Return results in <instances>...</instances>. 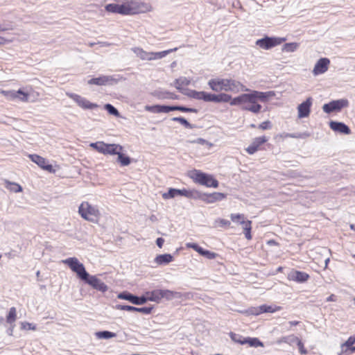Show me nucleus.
Masks as SVG:
<instances>
[{
    "instance_id": "1",
    "label": "nucleus",
    "mask_w": 355,
    "mask_h": 355,
    "mask_svg": "<svg viewBox=\"0 0 355 355\" xmlns=\"http://www.w3.org/2000/svg\"><path fill=\"white\" fill-rule=\"evenodd\" d=\"M153 10L151 4L140 0H125L121 4L109 3L105 10L122 15H135L146 13Z\"/></svg>"
},
{
    "instance_id": "2",
    "label": "nucleus",
    "mask_w": 355,
    "mask_h": 355,
    "mask_svg": "<svg viewBox=\"0 0 355 355\" xmlns=\"http://www.w3.org/2000/svg\"><path fill=\"white\" fill-rule=\"evenodd\" d=\"M191 98L202 100L205 102H214V103H228L230 102L231 105H243L244 94L237 97L232 98V96L226 93H220L219 94H215L208 93L206 92H197L196 90H190L186 94Z\"/></svg>"
},
{
    "instance_id": "3",
    "label": "nucleus",
    "mask_w": 355,
    "mask_h": 355,
    "mask_svg": "<svg viewBox=\"0 0 355 355\" xmlns=\"http://www.w3.org/2000/svg\"><path fill=\"white\" fill-rule=\"evenodd\" d=\"M209 88L216 92H239L243 90L244 86L239 81L228 78H212L208 81Z\"/></svg>"
},
{
    "instance_id": "4",
    "label": "nucleus",
    "mask_w": 355,
    "mask_h": 355,
    "mask_svg": "<svg viewBox=\"0 0 355 355\" xmlns=\"http://www.w3.org/2000/svg\"><path fill=\"white\" fill-rule=\"evenodd\" d=\"M268 95L266 92L252 91L249 94H244L243 105L242 110L253 113H258L261 109L259 101L265 102Z\"/></svg>"
},
{
    "instance_id": "5",
    "label": "nucleus",
    "mask_w": 355,
    "mask_h": 355,
    "mask_svg": "<svg viewBox=\"0 0 355 355\" xmlns=\"http://www.w3.org/2000/svg\"><path fill=\"white\" fill-rule=\"evenodd\" d=\"M78 214L84 220L98 223L101 218V212L96 205H93L88 201H83L78 207Z\"/></svg>"
},
{
    "instance_id": "6",
    "label": "nucleus",
    "mask_w": 355,
    "mask_h": 355,
    "mask_svg": "<svg viewBox=\"0 0 355 355\" xmlns=\"http://www.w3.org/2000/svg\"><path fill=\"white\" fill-rule=\"evenodd\" d=\"M190 178L196 182L207 187L217 188L218 181L211 175L202 173L198 170H193L190 173Z\"/></svg>"
},
{
    "instance_id": "7",
    "label": "nucleus",
    "mask_w": 355,
    "mask_h": 355,
    "mask_svg": "<svg viewBox=\"0 0 355 355\" xmlns=\"http://www.w3.org/2000/svg\"><path fill=\"white\" fill-rule=\"evenodd\" d=\"M145 110L153 113H168L171 111L178 110L182 112H193L196 113L197 110L195 108H189L183 106H168V105H146Z\"/></svg>"
},
{
    "instance_id": "8",
    "label": "nucleus",
    "mask_w": 355,
    "mask_h": 355,
    "mask_svg": "<svg viewBox=\"0 0 355 355\" xmlns=\"http://www.w3.org/2000/svg\"><path fill=\"white\" fill-rule=\"evenodd\" d=\"M62 262L67 265L69 268L76 273L77 277L81 280H85L88 278L89 273L86 271L85 266L81 263L76 257H70Z\"/></svg>"
},
{
    "instance_id": "9",
    "label": "nucleus",
    "mask_w": 355,
    "mask_h": 355,
    "mask_svg": "<svg viewBox=\"0 0 355 355\" xmlns=\"http://www.w3.org/2000/svg\"><path fill=\"white\" fill-rule=\"evenodd\" d=\"M230 218L233 222L242 225L246 239L250 241L252 239L251 234L252 222L251 220H247L245 215L242 214H231Z\"/></svg>"
},
{
    "instance_id": "10",
    "label": "nucleus",
    "mask_w": 355,
    "mask_h": 355,
    "mask_svg": "<svg viewBox=\"0 0 355 355\" xmlns=\"http://www.w3.org/2000/svg\"><path fill=\"white\" fill-rule=\"evenodd\" d=\"M90 146L104 155H116L119 153V150H123V147L119 144H108L103 141L92 143Z\"/></svg>"
},
{
    "instance_id": "11",
    "label": "nucleus",
    "mask_w": 355,
    "mask_h": 355,
    "mask_svg": "<svg viewBox=\"0 0 355 355\" xmlns=\"http://www.w3.org/2000/svg\"><path fill=\"white\" fill-rule=\"evenodd\" d=\"M175 295V292L167 289H156L147 291L149 301L156 303H159L164 298L167 300H171Z\"/></svg>"
},
{
    "instance_id": "12",
    "label": "nucleus",
    "mask_w": 355,
    "mask_h": 355,
    "mask_svg": "<svg viewBox=\"0 0 355 355\" xmlns=\"http://www.w3.org/2000/svg\"><path fill=\"white\" fill-rule=\"evenodd\" d=\"M0 94L10 101L18 99L21 102L26 103L29 100V93L24 92L21 89H19L17 91L1 89L0 90Z\"/></svg>"
},
{
    "instance_id": "13",
    "label": "nucleus",
    "mask_w": 355,
    "mask_h": 355,
    "mask_svg": "<svg viewBox=\"0 0 355 355\" xmlns=\"http://www.w3.org/2000/svg\"><path fill=\"white\" fill-rule=\"evenodd\" d=\"M286 40L282 37H265L264 38L258 40L256 44L263 49H270L272 47L278 46Z\"/></svg>"
},
{
    "instance_id": "14",
    "label": "nucleus",
    "mask_w": 355,
    "mask_h": 355,
    "mask_svg": "<svg viewBox=\"0 0 355 355\" xmlns=\"http://www.w3.org/2000/svg\"><path fill=\"white\" fill-rule=\"evenodd\" d=\"M268 141V137L263 135L253 139L252 143L245 148L249 155H253L259 150H263V145Z\"/></svg>"
},
{
    "instance_id": "15",
    "label": "nucleus",
    "mask_w": 355,
    "mask_h": 355,
    "mask_svg": "<svg viewBox=\"0 0 355 355\" xmlns=\"http://www.w3.org/2000/svg\"><path fill=\"white\" fill-rule=\"evenodd\" d=\"M67 96L73 101H75L79 107L84 110H93L98 107L97 104L91 103L78 94L70 93L67 94Z\"/></svg>"
},
{
    "instance_id": "16",
    "label": "nucleus",
    "mask_w": 355,
    "mask_h": 355,
    "mask_svg": "<svg viewBox=\"0 0 355 355\" xmlns=\"http://www.w3.org/2000/svg\"><path fill=\"white\" fill-rule=\"evenodd\" d=\"M347 100L340 99L337 101H332L329 103L324 104L322 107V109L324 112L329 114L332 112H339L343 107H347Z\"/></svg>"
},
{
    "instance_id": "17",
    "label": "nucleus",
    "mask_w": 355,
    "mask_h": 355,
    "mask_svg": "<svg viewBox=\"0 0 355 355\" xmlns=\"http://www.w3.org/2000/svg\"><path fill=\"white\" fill-rule=\"evenodd\" d=\"M29 159L35 163L39 167L50 173H55L53 166L43 157L37 154L28 155Z\"/></svg>"
},
{
    "instance_id": "18",
    "label": "nucleus",
    "mask_w": 355,
    "mask_h": 355,
    "mask_svg": "<svg viewBox=\"0 0 355 355\" xmlns=\"http://www.w3.org/2000/svg\"><path fill=\"white\" fill-rule=\"evenodd\" d=\"M84 281L97 291L104 293L107 290V285L96 276L89 275L88 278Z\"/></svg>"
},
{
    "instance_id": "19",
    "label": "nucleus",
    "mask_w": 355,
    "mask_h": 355,
    "mask_svg": "<svg viewBox=\"0 0 355 355\" xmlns=\"http://www.w3.org/2000/svg\"><path fill=\"white\" fill-rule=\"evenodd\" d=\"M309 275L307 274L306 272L297 270H292L288 274L287 277L289 281H293L297 283H304L309 280Z\"/></svg>"
},
{
    "instance_id": "20",
    "label": "nucleus",
    "mask_w": 355,
    "mask_h": 355,
    "mask_svg": "<svg viewBox=\"0 0 355 355\" xmlns=\"http://www.w3.org/2000/svg\"><path fill=\"white\" fill-rule=\"evenodd\" d=\"M312 105V98L309 97L304 102L300 104L297 107L298 117L300 119L308 117L311 112Z\"/></svg>"
},
{
    "instance_id": "21",
    "label": "nucleus",
    "mask_w": 355,
    "mask_h": 355,
    "mask_svg": "<svg viewBox=\"0 0 355 355\" xmlns=\"http://www.w3.org/2000/svg\"><path fill=\"white\" fill-rule=\"evenodd\" d=\"M330 64V60L328 58H320L315 64L313 69V73L315 76L324 73L326 72Z\"/></svg>"
},
{
    "instance_id": "22",
    "label": "nucleus",
    "mask_w": 355,
    "mask_h": 355,
    "mask_svg": "<svg viewBox=\"0 0 355 355\" xmlns=\"http://www.w3.org/2000/svg\"><path fill=\"white\" fill-rule=\"evenodd\" d=\"M186 245L187 248L193 249L194 250L198 252L200 255L204 256L209 259H214L217 257L216 253L205 250L196 243H188L186 244Z\"/></svg>"
},
{
    "instance_id": "23",
    "label": "nucleus",
    "mask_w": 355,
    "mask_h": 355,
    "mask_svg": "<svg viewBox=\"0 0 355 355\" xmlns=\"http://www.w3.org/2000/svg\"><path fill=\"white\" fill-rule=\"evenodd\" d=\"M200 198L207 203H214L225 199L226 195L220 192H214L212 193H204Z\"/></svg>"
},
{
    "instance_id": "24",
    "label": "nucleus",
    "mask_w": 355,
    "mask_h": 355,
    "mask_svg": "<svg viewBox=\"0 0 355 355\" xmlns=\"http://www.w3.org/2000/svg\"><path fill=\"white\" fill-rule=\"evenodd\" d=\"M331 129L335 132L349 135L351 132L350 129L347 125L341 122L331 121L329 123Z\"/></svg>"
},
{
    "instance_id": "25",
    "label": "nucleus",
    "mask_w": 355,
    "mask_h": 355,
    "mask_svg": "<svg viewBox=\"0 0 355 355\" xmlns=\"http://www.w3.org/2000/svg\"><path fill=\"white\" fill-rule=\"evenodd\" d=\"M5 187L13 193H19L23 191L22 187L17 182H10L8 180H3Z\"/></svg>"
},
{
    "instance_id": "26",
    "label": "nucleus",
    "mask_w": 355,
    "mask_h": 355,
    "mask_svg": "<svg viewBox=\"0 0 355 355\" xmlns=\"http://www.w3.org/2000/svg\"><path fill=\"white\" fill-rule=\"evenodd\" d=\"M112 79L106 76H102L98 78H94L90 79L88 81L89 85H105L110 83Z\"/></svg>"
},
{
    "instance_id": "27",
    "label": "nucleus",
    "mask_w": 355,
    "mask_h": 355,
    "mask_svg": "<svg viewBox=\"0 0 355 355\" xmlns=\"http://www.w3.org/2000/svg\"><path fill=\"white\" fill-rule=\"evenodd\" d=\"M173 257L170 254H164L157 256L155 261L157 265L167 264L173 261Z\"/></svg>"
},
{
    "instance_id": "28",
    "label": "nucleus",
    "mask_w": 355,
    "mask_h": 355,
    "mask_svg": "<svg viewBox=\"0 0 355 355\" xmlns=\"http://www.w3.org/2000/svg\"><path fill=\"white\" fill-rule=\"evenodd\" d=\"M173 50H167V51H161V52H156V53H153V52H151V53H145L146 54V58L147 60H156V59H159V58H162L164 56H166L167 54H168L169 53L172 52Z\"/></svg>"
},
{
    "instance_id": "29",
    "label": "nucleus",
    "mask_w": 355,
    "mask_h": 355,
    "mask_svg": "<svg viewBox=\"0 0 355 355\" xmlns=\"http://www.w3.org/2000/svg\"><path fill=\"white\" fill-rule=\"evenodd\" d=\"M281 309L280 306H272L266 304H263L259 307V311L254 313L256 315H259L263 313H274Z\"/></svg>"
},
{
    "instance_id": "30",
    "label": "nucleus",
    "mask_w": 355,
    "mask_h": 355,
    "mask_svg": "<svg viewBox=\"0 0 355 355\" xmlns=\"http://www.w3.org/2000/svg\"><path fill=\"white\" fill-rule=\"evenodd\" d=\"M248 344L250 347H263V344L257 338H245L243 340V345Z\"/></svg>"
},
{
    "instance_id": "31",
    "label": "nucleus",
    "mask_w": 355,
    "mask_h": 355,
    "mask_svg": "<svg viewBox=\"0 0 355 355\" xmlns=\"http://www.w3.org/2000/svg\"><path fill=\"white\" fill-rule=\"evenodd\" d=\"M190 84V80L184 78H179L175 80V87L178 90L181 92H183L184 87L188 86Z\"/></svg>"
},
{
    "instance_id": "32",
    "label": "nucleus",
    "mask_w": 355,
    "mask_h": 355,
    "mask_svg": "<svg viewBox=\"0 0 355 355\" xmlns=\"http://www.w3.org/2000/svg\"><path fill=\"white\" fill-rule=\"evenodd\" d=\"M179 196H182L189 198H196L198 192L196 190H187L186 189H179Z\"/></svg>"
},
{
    "instance_id": "33",
    "label": "nucleus",
    "mask_w": 355,
    "mask_h": 355,
    "mask_svg": "<svg viewBox=\"0 0 355 355\" xmlns=\"http://www.w3.org/2000/svg\"><path fill=\"white\" fill-rule=\"evenodd\" d=\"M291 337H292V340L293 341L296 342L297 345L298 349H299L300 353L301 354H302V355L307 354H308V351L305 348L304 345L302 343V341L298 337H297V336H291Z\"/></svg>"
},
{
    "instance_id": "34",
    "label": "nucleus",
    "mask_w": 355,
    "mask_h": 355,
    "mask_svg": "<svg viewBox=\"0 0 355 355\" xmlns=\"http://www.w3.org/2000/svg\"><path fill=\"white\" fill-rule=\"evenodd\" d=\"M17 320V311L15 307H11L8 314L6 316V322L9 324H13Z\"/></svg>"
},
{
    "instance_id": "35",
    "label": "nucleus",
    "mask_w": 355,
    "mask_h": 355,
    "mask_svg": "<svg viewBox=\"0 0 355 355\" xmlns=\"http://www.w3.org/2000/svg\"><path fill=\"white\" fill-rule=\"evenodd\" d=\"M123 150H119V153L116 155H118V161L120 162L121 166H128L130 164V159L129 157L125 156L121 152Z\"/></svg>"
},
{
    "instance_id": "36",
    "label": "nucleus",
    "mask_w": 355,
    "mask_h": 355,
    "mask_svg": "<svg viewBox=\"0 0 355 355\" xmlns=\"http://www.w3.org/2000/svg\"><path fill=\"white\" fill-rule=\"evenodd\" d=\"M95 334L96 336L100 339H108L111 338H114L116 336L115 333L110 332L108 331H98Z\"/></svg>"
},
{
    "instance_id": "37",
    "label": "nucleus",
    "mask_w": 355,
    "mask_h": 355,
    "mask_svg": "<svg viewBox=\"0 0 355 355\" xmlns=\"http://www.w3.org/2000/svg\"><path fill=\"white\" fill-rule=\"evenodd\" d=\"M117 297L119 299L128 300V301L130 302L131 303L134 304L135 295H133L132 294H131L128 292H123V293H119Z\"/></svg>"
},
{
    "instance_id": "38",
    "label": "nucleus",
    "mask_w": 355,
    "mask_h": 355,
    "mask_svg": "<svg viewBox=\"0 0 355 355\" xmlns=\"http://www.w3.org/2000/svg\"><path fill=\"white\" fill-rule=\"evenodd\" d=\"M179 189H170L167 193H164L162 194V198L164 199H169L173 198L177 196H179Z\"/></svg>"
},
{
    "instance_id": "39",
    "label": "nucleus",
    "mask_w": 355,
    "mask_h": 355,
    "mask_svg": "<svg viewBox=\"0 0 355 355\" xmlns=\"http://www.w3.org/2000/svg\"><path fill=\"white\" fill-rule=\"evenodd\" d=\"M298 47V44L295 42L286 43L283 46V51L286 52H293Z\"/></svg>"
},
{
    "instance_id": "40",
    "label": "nucleus",
    "mask_w": 355,
    "mask_h": 355,
    "mask_svg": "<svg viewBox=\"0 0 355 355\" xmlns=\"http://www.w3.org/2000/svg\"><path fill=\"white\" fill-rule=\"evenodd\" d=\"M148 298V296H147V292H145V293L141 297L135 296L134 304H137V305L144 304L146 302L149 301V300Z\"/></svg>"
},
{
    "instance_id": "41",
    "label": "nucleus",
    "mask_w": 355,
    "mask_h": 355,
    "mask_svg": "<svg viewBox=\"0 0 355 355\" xmlns=\"http://www.w3.org/2000/svg\"><path fill=\"white\" fill-rule=\"evenodd\" d=\"M230 336L234 342L243 345V340H245V338L241 335L231 332L230 334Z\"/></svg>"
},
{
    "instance_id": "42",
    "label": "nucleus",
    "mask_w": 355,
    "mask_h": 355,
    "mask_svg": "<svg viewBox=\"0 0 355 355\" xmlns=\"http://www.w3.org/2000/svg\"><path fill=\"white\" fill-rule=\"evenodd\" d=\"M21 329L22 330H26V331H28V330L35 331L37 329V327L33 323H30L28 322H21Z\"/></svg>"
},
{
    "instance_id": "43",
    "label": "nucleus",
    "mask_w": 355,
    "mask_h": 355,
    "mask_svg": "<svg viewBox=\"0 0 355 355\" xmlns=\"http://www.w3.org/2000/svg\"><path fill=\"white\" fill-rule=\"evenodd\" d=\"M105 109L111 114L118 116L119 115V112L118 110L112 106L111 104H106L105 105Z\"/></svg>"
},
{
    "instance_id": "44",
    "label": "nucleus",
    "mask_w": 355,
    "mask_h": 355,
    "mask_svg": "<svg viewBox=\"0 0 355 355\" xmlns=\"http://www.w3.org/2000/svg\"><path fill=\"white\" fill-rule=\"evenodd\" d=\"M216 223L218 225V226L222 227L228 228V227H230V226H231L230 221L227 219H224V218H218L216 220Z\"/></svg>"
},
{
    "instance_id": "45",
    "label": "nucleus",
    "mask_w": 355,
    "mask_h": 355,
    "mask_svg": "<svg viewBox=\"0 0 355 355\" xmlns=\"http://www.w3.org/2000/svg\"><path fill=\"white\" fill-rule=\"evenodd\" d=\"M172 120L180 123L186 128L190 127V123L183 117H174Z\"/></svg>"
},
{
    "instance_id": "46",
    "label": "nucleus",
    "mask_w": 355,
    "mask_h": 355,
    "mask_svg": "<svg viewBox=\"0 0 355 355\" xmlns=\"http://www.w3.org/2000/svg\"><path fill=\"white\" fill-rule=\"evenodd\" d=\"M116 309L122 311H136L137 307L129 306V305H117Z\"/></svg>"
},
{
    "instance_id": "47",
    "label": "nucleus",
    "mask_w": 355,
    "mask_h": 355,
    "mask_svg": "<svg viewBox=\"0 0 355 355\" xmlns=\"http://www.w3.org/2000/svg\"><path fill=\"white\" fill-rule=\"evenodd\" d=\"M272 127L271 122L270 121H266L260 123L258 128L262 130L270 129Z\"/></svg>"
},
{
    "instance_id": "48",
    "label": "nucleus",
    "mask_w": 355,
    "mask_h": 355,
    "mask_svg": "<svg viewBox=\"0 0 355 355\" xmlns=\"http://www.w3.org/2000/svg\"><path fill=\"white\" fill-rule=\"evenodd\" d=\"M355 343V336H350L345 343L343 344V346H345L347 347H350V349L352 347V345Z\"/></svg>"
},
{
    "instance_id": "49",
    "label": "nucleus",
    "mask_w": 355,
    "mask_h": 355,
    "mask_svg": "<svg viewBox=\"0 0 355 355\" xmlns=\"http://www.w3.org/2000/svg\"><path fill=\"white\" fill-rule=\"evenodd\" d=\"M152 310H153V307H141V308L137 307L136 312H139V313H141L144 314H150V313H151Z\"/></svg>"
},
{
    "instance_id": "50",
    "label": "nucleus",
    "mask_w": 355,
    "mask_h": 355,
    "mask_svg": "<svg viewBox=\"0 0 355 355\" xmlns=\"http://www.w3.org/2000/svg\"><path fill=\"white\" fill-rule=\"evenodd\" d=\"M162 98L175 100L178 98V96L174 93L167 92L163 94Z\"/></svg>"
},
{
    "instance_id": "51",
    "label": "nucleus",
    "mask_w": 355,
    "mask_h": 355,
    "mask_svg": "<svg viewBox=\"0 0 355 355\" xmlns=\"http://www.w3.org/2000/svg\"><path fill=\"white\" fill-rule=\"evenodd\" d=\"M164 243V239H162L161 237L157 239L156 243L159 248H162Z\"/></svg>"
},
{
    "instance_id": "52",
    "label": "nucleus",
    "mask_w": 355,
    "mask_h": 355,
    "mask_svg": "<svg viewBox=\"0 0 355 355\" xmlns=\"http://www.w3.org/2000/svg\"><path fill=\"white\" fill-rule=\"evenodd\" d=\"M336 300V297L335 295L331 294L327 298V302H335Z\"/></svg>"
},
{
    "instance_id": "53",
    "label": "nucleus",
    "mask_w": 355,
    "mask_h": 355,
    "mask_svg": "<svg viewBox=\"0 0 355 355\" xmlns=\"http://www.w3.org/2000/svg\"><path fill=\"white\" fill-rule=\"evenodd\" d=\"M11 42L10 40H6L3 37L0 36V44H5L6 43Z\"/></svg>"
},
{
    "instance_id": "54",
    "label": "nucleus",
    "mask_w": 355,
    "mask_h": 355,
    "mask_svg": "<svg viewBox=\"0 0 355 355\" xmlns=\"http://www.w3.org/2000/svg\"><path fill=\"white\" fill-rule=\"evenodd\" d=\"M267 243L270 245H277L278 243L273 239L269 240Z\"/></svg>"
},
{
    "instance_id": "55",
    "label": "nucleus",
    "mask_w": 355,
    "mask_h": 355,
    "mask_svg": "<svg viewBox=\"0 0 355 355\" xmlns=\"http://www.w3.org/2000/svg\"><path fill=\"white\" fill-rule=\"evenodd\" d=\"M299 323H300V322H299V321H295V320H294V321H290V322H289V324H290V325H291V326H296V325H297Z\"/></svg>"
},
{
    "instance_id": "56",
    "label": "nucleus",
    "mask_w": 355,
    "mask_h": 355,
    "mask_svg": "<svg viewBox=\"0 0 355 355\" xmlns=\"http://www.w3.org/2000/svg\"><path fill=\"white\" fill-rule=\"evenodd\" d=\"M277 271L278 272H282L283 271V267L279 266V268H277Z\"/></svg>"
},
{
    "instance_id": "57",
    "label": "nucleus",
    "mask_w": 355,
    "mask_h": 355,
    "mask_svg": "<svg viewBox=\"0 0 355 355\" xmlns=\"http://www.w3.org/2000/svg\"><path fill=\"white\" fill-rule=\"evenodd\" d=\"M350 229L355 231V225H354V224L350 225Z\"/></svg>"
},
{
    "instance_id": "58",
    "label": "nucleus",
    "mask_w": 355,
    "mask_h": 355,
    "mask_svg": "<svg viewBox=\"0 0 355 355\" xmlns=\"http://www.w3.org/2000/svg\"><path fill=\"white\" fill-rule=\"evenodd\" d=\"M6 31V28H3V27L0 25V32H1V31Z\"/></svg>"
},
{
    "instance_id": "59",
    "label": "nucleus",
    "mask_w": 355,
    "mask_h": 355,
    "mask_svg": "<svg viewBox=\"0 0 355 355\" xmlns=\"http://www.w3.org/2000/svg\"><path fill=\"white\" fill-rule=\"evenodd\" d=\"M350 351H351L352 352H355V346H354V347H352V348L350 349Z\"/></svg>"
},
{
    "instance_id": "60",
    "label": "nucleus",
    "mask_w": 355,
    "mask_h": 355,
    "mask_svg": "<svg viewBox=\"0 0 355 355\" xmlns=\"http://www.w3.org/2000/svg\"><path fill=\"white\" fill-rule=\"evenodd\" d=\"M250 127L252 128H256V125L254 124H251Z\"/></svg>"
},
{
    "instance_id": "61",
    "label": "nucleus",
    "mask_w": 355,
    "mask_h": 355,
    "mask_svg": "<svg viewBox=\"0 0 355 355\" xmlns=\"http://www.w3.org/2000/svg\"><path fill=\"white\" fill-rule=\"evenodd\" d=\"M286 137H292L291 135L286 134Z\"/></svg>"
},
{
    "instance_id": "62",
    "label": "nucleus",
    "mask_w": 355,
    "mask_h": 355,
    "mask_svg": "<svg viewBox=\"0 0 355 355\" xmlns=\"http://www.w3.org/2000/svg\"><path fill=\"white\" fill-rule=\"evenodd\" d=\"M93 45H94V44H93V43H91V44H89V46H92Z\"/></svg>"
},
{
    "instance_id": "63",
    "label": "nucleus",
    "mask_w": 355,
    "mask_h": 355,
    "mask_svg": "<svg viewBox=\"0 0 355 355\" xmlns=\"http://www.w3.org/2000/svg\"><path fill=\"white\" fill-rule=\"evenodd\" d=\"M354 300L355 301V297H354Z\"/></svg>"
}]
</instances>
